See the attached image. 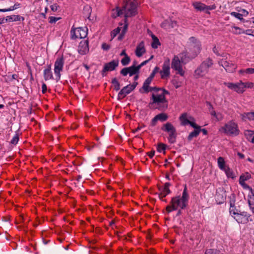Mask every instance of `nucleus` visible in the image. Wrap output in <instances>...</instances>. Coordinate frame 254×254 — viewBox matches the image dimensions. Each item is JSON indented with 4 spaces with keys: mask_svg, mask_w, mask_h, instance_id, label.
<instances>
[{
    "mask_svg": "<svg viewBox=\"0 0 254 254\" xmlns=\"http://www.w3.org/2000/svg\"><path fill=\"white\" fill-rule=\"evenodd\" d=\"M162 93L160 94L153 93L151 99L152 100L148 105L150 109H158L161 111H165L168 108V100L165 96L169 95L170 92L164 88H161Z\"/></svg>",
    "mask_w": 254,
    "mask_h": 254,
    "instance_id": "f257e3e1",
    "label": "nucleus"
},
{
    "mask_svg": "<svg viewBox=\"0 0 254 254\" xmlns=\"http://www.w3.org/2000/svg\"><path fill=\"white\" fill-rule=\"evenodd\" d=\"M189 199V194L188 192L187 185H184V189L182 193V195L176 196L171 198L170 204L173 210H177L178 208L182 209H185L188 204Z\"/></svg>",
    "mask_w": 254,
    "mask_h": 254,
    "instance_id": "f03ea898",
    "label": "nucleus"
},
{
    "mask_svg": "<svg viewBox=\"0 0 254 254\" xmlns=\"http://www.w3.org/2000/svg\"><path fill=\"white\" fill-rule=\"evenodd\" d=\"M213 60L210 57L207 58L202 61L194 70L193 74L194 77L196 79L204 77L208 73L210 68L213 66Z\"/></svg>",
    "mask_w": 254,
    "mask_h": 254,
    "instance_id": "7ed1b4c3",
    "label": "nucleus"
},
{
    "mask_svg": "<svg viewBox=\"0 0 254 254\" xmlns=\"http://www.w3.org/2000/svg\"><path fill=\"white\" fill-rule=\"evenodd\" d=\"M189 41L188 44L189 52L192 58L195 59L201 50V42L194 37H190L189 38Z\"/></svg>",
    "mask_w": 254,
    "mask_h": 254,
    "instance_id": "20e7f679",
    "label": "nucleus"
},
{
    "mask_svg": "<svg viewBox=\"0 0 254 254\" xmlns=\"http://www.w3.org/2000/svg\"><path fill=\"white\" fill-rule=\"evenodd\" d=\"M161 130L168 133V142L171 144H174L176 142L177 132L176 128L169 122L164 124L161 127Z\"/></svg>",
    "mask_w": 254,
    "mask_h": 254,
    "instance_id": "39448f33",
    "label": "nucleus"
},
{
    "mask_svg": "<svg viewBox=\"0 0 254 254\" xmlns=\"http://www.w3.org/2000/svg\"><path fill=\"white\" fill-rule=\"evenodd\" d=\"M221 129L225 134L232 136H237L240 132L237 124L233 121L226 123Z\"/></svg>",
    "mask_w": 254,
    "mask_h": 254,
    "instance_id": "423d86ee",
    "label": "nucleus"
},
{
    "mask_svg": "<svg viewBox=\"0 0 254 254\" xmlns=\"http://www.w3.org/2000/svg\"><path fill=\"white\" fill-rule=\"evenodd\" d=\"M87 31L88 29L86 27L84 28L82 27L74 28L73 26L70 31L71 38L72 40L77 38H85L87 36Z\"/></svg>",
    "mask_w": 254,
    "mask_h": 254,
    "instance_id": "0eeeda50",
    "label": "nucleus"
},
{
    "mask_svg": "<svg viewBox=\"0 0 254 254\" xmlns=\"http://www.w3.org/2000/svg\"><path fill=\"white\" fill-rule=\"evenodd\" d=\"M233 214L235 215L234 218L239 223L246 224L250 221H253L250 218L251 216V214L246 211L237 210V212L234 211Z\"/></svg>",
    "mask_w": 254,
    "mask_h": 254,
    "instance_id": "6e6552de",
    "label": "nucleus"
},
{
    "mask_svg": "<svg viewBox=\"0 0 254 254\" xmlns=\"http://www.w3.org/2000/svg\"><path fill=\"white\" fill-rule=\"evenodd\" d=\"M181 60L178 56H174L172 60L171 67L174 70L177 71V73L183 76L185 75V71L183 69Z\"/></svg>",
    "mask_w": 254,
    "mask_h": 254,
    "instance_id": "1a4fd4ad",
    "label": "nucleus"
},
{
    "mask_svg": "<svg viewBox=\"0 0 254 254\" xmlns=\"http://www.w3.org/2000/svg\"><path fill=\"white\" fill-rule=\"evenodd\" d=\"M64 61L63 56L57 58L55 62L54 72L56 80L58 81L61 78V71L63 70Z\"/></svg>",
    "mask_w": 254,
    "mask_h": 254,
    "instance_id": "9d476101",
    "label": "nucleus"
},
{
    "mask_svg": "<svg viewBox=\"0 0 254 254\" xmlns=\"http://www.w3.org/2000/svg\"><path fill=\"white\" fill-rule=\"evenodd\" d=\"M223 84L229 89L233 90L238 93H243L245 91L244 86H243V82L242 81L236 83L224 82Z\"/></svg>",
    "mask_w": 254,
    "mask_h": 254,
    "instance_id": "9b49d317",
    "label": "nucleus"
},
{
    "mask_svg": "<svg viewBox=\"0 0 254 254\" xmlns=\"http://www.w3.org/2000/svg\"><path fill=\"white\" fill-rule=\"evenodd\" d=\"M138 68L139 67H137L136 66L134 65L124 67L120 71V74L124 76H127L128 74L129 76H131L134 74H138L139 73Z\"/></svg>",
    "mask_w": 254,
    "mask_h": 254,
    "instance_id": "f8f14e48",
    "label": "nucleus"
},
{
    "mask_svg": "<svg viewBox=\"0 0 254 254\" xmlns=\"http://www.w3.org/2000/svg\"><path fill=\"white\" fill-rule=\"evenodd\" d=\"M170 61L169 59H167L163 63L162 65V70L160 71L161 78L165 79L166 77H169L170 75Z\"/></svg>",
    "mask_w": 254,
    "mask_h": 254,
    "instance_id": "ddd939ff",
    "label": "nucleus"
},
{
    "mask_svg": "<svg viewBox=\"0 0 254 254\" xmlns=\"http://www.w3.org/2000/svg\"><path fill=\"white\" fill-rule=\"evenodd\" d=\"M89 51V41L88 39L80 41L78 47V52L81 55H86Z\"/></svg>",
    "mask_w": 254,
    "mask_h": 254,
    "instance_id": "4468645a",
    "label": "nucleus"
},
{
    "mask_svg": "<svg viewBox=\"0 0 254 254\" xmlns=\"http://www.w3.org/2000/svg\"><path fill=\"white\" fill-rule=\"evenodd\" d=\"M126 13L125 15V18L128 17H132L137 14V7L134 2L131 1L128 5V7H126Z\"/></svg>",
    "mask_w": 254,
    "mask_h": 254,
    "instance_id": "2eb2a0df",
    "label": "nucleus"
},
{
    "mask_svg": "<svg viewBox=\"0 0 254 254\" xmlns=\"http://www.w3.org/2000/svg\"><path fill=\"white\" fill-rule=\"evenodd\" d=\"M219 64L225 69L227 72L230 73L234 72L237 67L236 64L232 63H230L229 62L225 61L223 59H222L219 62Z\"/></svg>",
    "mask_w": 254,
    "mask_h": 254,
    "instance_id": "dca6fc26",
    "label": "nucleus"
},
{
    "mask_svg": "<svg viewBox=\"0 0 254 254\" xmlns=\"http://www.w3.org/2000/svg\"><path fill=\"white\" fill-rule=\"evenodd\" d=\"M190 53L189 51L185 50L179 54V57L183 64H186L194 59Z\"/></svg>",
    "mask_w": 254,
    "mask_h": 254,
    "instance_id": "f3484780",
    "label": "nucleus"
},
{
    "mask_svg": "<svg viewBox=\"0 0 254 254\" xmlns=\"http://www.w3.org/2000/svg\"><path fill=\"white\" fill-rule=\"evenodd\" d=\"M132 91V89L130 88L129 85H127V86L124 87L119 92L118 95V100H121L125 98L127 95L129 94Z\"/></svg>",
    "mask_w": 254,
    "mask_h": 254,
    "instance_id": "a211bd4d",
    "label": "nucleus"
},
{
    "mask_svg": "<svg viewBox=\"0 0 254 254\" xmlns=\"http://www.w3.org/2000/svg\"><path fill=\"white\" fill-rule=\"evenodd\" d=\"M171 185L170 183H166L164 184L163 188H159V190L160 193L159 194V199H162V197H166L168 194L171 193V190L169 189V187Z\"/></svg>",
    "mask_w": 254,
    "mask_h": 254,
    "instance_id": "6ab92c4d",
    "label": "nucleus"
},
{
    "mask_svg": "<svg viewBox=\"0 0 254 254\" xmlns=\"http://www.w3.org/2000/svg\"><path fill=\"white\" fill-rule=\"evenodd\" d=\"M119 65L118 60H113L104 64L105 71H113L116 69V67Z\"/></svg>",
    "mask_w": 254,
    "mask_h": 254,
    "instance_id": "aec40b11",
    "label": "nucleus"
},
{
    "mask_svg": "<svg viewBox=\"0 0 254 254\" xmlns=\"http://www.w3.org/2000/svg\"><path fill=\"white\" fill-rule=\"evenodd\" d=\"M146 52L144 43L143 41L140 42L137 46L135 49V55L138 57H141L144 53Z\"/></svg>",
    "mask_w": 254,
    "mask_h": 254,
    "instance_id": "412c9836",
    "label": "nucleus"
},
{
    "mask_svg": "<svg viewBox=\"0 0 254 254\" xmlns=\"http://www.w3.org/2000/svg\"><path fill=\"white\" fill-rule=\"evenodd\" d=\"M226 194L225 191L217 192L215 194V199L218 204H222L226 200Z\"/></svg>",
    "mask_w": 254,
    "mask_h": 254,
    "instance_id": "4be33fe9",
    "label": "nucleus"
},
{
    "mask_svg": "<svg viewBox=\"0 0 254 254\" xmlns=\"http://www.w3.org/2000/svg\"><path fill=\"white\" fill-rule=\"evenodd\" d=\"M153 78L149 76L147 77L143 84V86L141 89H139V92L142 93V89L144 90L143 92L148 93V89L149 88V85L153 80Z\"/></svg>",
    "mask_w": 254,
    "mask_h": 254,
    "instance_id": "5701e85b",
    "label": "nucleus"
},
{
    "mask_svg": "<svg viewBox=\"0 0 254 254\" xmlns=\"http://www.w3.org/2000/svg\"><path fill=\"white\" fill-rule=\"evenodd\" d=\"M229 202H230V209L229 211L230 214H233L234 211L237 212V210L236 209L235 203L236 201V196L234 193H232L230 196H229Z\"/></svg>",
    "mask_w": 254,
    "mask_h": 254,
    "instance_id": "b1692460",
    "label": "nucleus"
},
{
    "mask_svg": "<svg viewBox=\"0 0 254 254\" xmlns=\"http://www.w3.org/2000/svg\"><path fill=\"white\" fill-rule=\"evenodd\" d=\"M51 66V64H49L48 67L44 70V77L45 80L54 79Z\"/></svg>",
    "mask_w": 254,
    "mask_h": 254,
    "instance_id": "393cba45",
    "label": "nucleus"
},
{
    "mask_svg": "<svg viewBox=\"0 0 254 254\" xmlns=\"http://www.w3.org/2000/svg\"><path fill=\"white\" fill-rule=\"evenodd\" d=\"M241 117L243 121H246L254 120V111L251 112H245L241 114Z\"/></svg>",
    "mask_w": 254,
    "mask_h": 254,
    "instance_id": "a878e982",
    "label": "nucleus"
},
{
    "mask_svg": "<svg viewBox=\"0 0 254 254\" xmlns=\"http://www.w3.org/2000/svg\"><path fill=\"white\" fill-rule=\"evenodd\" d=\"M5 18L6 22H11V21H24V17L23 16H21L19 15H13L7 16Z\"/></svg>",
    "mask_w": 254,
    "mask_h": 254,
    "instance_id": "bb28decb",
    "label": "nucleus"
},
{
    "mask_svg": "<svg viewBox=\"0 0 254 254\" xmlns=\"http://www.w3.org/2000/svg\"><path fill=\"white\" fill-rule=\"evenodd\" d=\"M232 28L235 29V30H239V32H234V33L236 34H241V33H244L248 35L254 36L253 33L254 32V30L252 29H248V30H243L240 27L237 26H234Z\"/></svg>",
    "mask_w": 254,
    "mask_h": 254,
    "instance_id": "cd10ccee",
    "label": "nucleus"
},
{
    "mask_svg": "<svg viewBox=\"0 0 254 254\" xmlns=\"http://www.w3.org/2000/svg\"><path fill=\"white\" fill-rule=\"evenodd\" d=\"M193 6L195 9L200 11L206 10V5L200 2H195L193 3Z\"/></svg>",
    "mask_w": 254,
    "mask_h": 254,
    "instance_id": "c85d7f7f",
    "label": "nucleus"
},
{
    "mask_svg": "<svg viewBox=\"0 0 254 254\" xmlns=\"http://www.w3.org/2000/svg\"><path fill=\"white\" fill-rule=\"evenodd\" d=\"M179 120L181 122V125L185 126L189 125L190 120L187 119V114L186 113H183L179 117Z\"/></svg>",
    "mask_w": 254,
    "mask_h": 254,
    "instance_id": "c756f323",
    "label": "nucleus"
},
{
    "mask_svg": "<svg viewBox=\"0 0 254 254\" xmlns=\"http://www.w3.org/2000/svg\"><path fill=\"white\" fill-rule=\"evenodd\" d=\"M248 204L250 210L254 214V194L248 195Z\"/></svg>",
    "mask_w": 254,
    "mask_h": 254,
    "instance_id": "7c9ffc66",
    "label": "nucleus"
},
{
    "mask_svg": "<svg viewBox=\"0 0 254 254\" xmlns=\"http://www.w3.org/2000/svg\"><path fill=\"white\" fill-rule=\"evenodd\" d=\"M151 36L153 40V42L151 43V47L153 49H157L158 46L161 45V43L160 42L158 38L152 33L151 34Z\"/></svg>",
    "mask_w": 254,
    "mask_h": 254,
    "instance_id": "2f4dec72",
    "label": "nucleus"
},
{
    "mask_svg": "<svg viewBox=\"0 0 254 254\" xmlns=\"http://www.w3.org/2000/svg\"><path fill=\"white\" fill-rule=\"evenodd\" d=\"M111 83L113 85V89L114 90L118 91L120 89V83L116 77H114L112 79Z\"/></svg>",
    "mask_w": 254,
    "mask_h": 254,
    "instance_id": "473e14b6",
    "label": "nucleus"
},
{
    "mask_svg": "<svg viewBox=\"0 0 254 254\" xmlns=\"http://www.w3.org/2000/svg\"><path fill=\"white\" fill-rule=\"evenodd\" d=\"M225 171V174L228 178L234 179L236 178V176L234 174L233 171L228 166L223 170Z\"/></svg>",
    "mask_w": 254,
    "mask_h": 254,
    "instance_id": "72a5a7b5",
    "label": "nucleus"
},
{
    "mask_svg": "<svg viewBox=\"0 0 254 254\" xmlns=\"http://www.w3.org/2000/svg\"><path fill=\"white\" fill-rule=\"evenodd\" d=\"M217 163H218V165L219 168L221 170L223 171L227 167V166H226V165H225V161L224 160V158L222 157H219L218 158Z\"/></svg>",
    "mask_w": 254,
    "mask_h": 254,
    "instance_id": "f704fd0d",
    "label": "nucleus"
},
{
    "mask_svg": "<svg viewBox=\"0 0 254 254\" xmlns=\"http://www.w3.org/2000/svg\"><path fill=\"white\" fill-rule=\"evenodd\" d=\"M200 132V129H194L191 131L188 136V140L191 141L193 137H196Z\"/></svg>",
    "mask_w": 254,
    "mask_h": 254,
    "instance_id": "c9c22d12",
    "label": "nucleus"
},
{
    "mask_svg": "<svg viewBox=\"0 0 254 254\" xmlns=\"http://www.w3.org/2000/svg\"><path fill=\"white\" fill-rule=\"evenodd\" d=\"M254 131L247 130L244 132V135L248 141L251 142V139L253 137Z\"/></svg>",
    "mask_w": 254,
    "mask_h": 254,
    "instance_id": "e433bc0d",
    "label": "nucleus"
},
{
    "mask_svg": "<svg viewBox=\"0 0 254 254\" xmlns=\"http://www.w3.org/2000/svg\"><path fill=\"white\" fill-rule=\"evenodd\" d=\"M167 145L163 143H159L158 144L157 146V151L159 152H163V154L166 153Z\"/></svg>",
    "mask_w": 254,
    "mask_h": 254,
    "instance_id": "4c0bfd02",
    "label": "nucleus"
},
{
    "mask_svg": "<svg viewBox=\"0 0 254 254\" xmlns=\"http://www.w3.org/2000/svg\"><path fill=\"white\" fill-rule=\"evenodd\" d=\"M206 104L208 106V110L210 113L211 115L216 118V113L214 110V108L213 107L211 103L210 102L207 101Z\"/></svg>",
    "mask_w": 254,
    "mask_h": 254,
    "instance_id": "58836bf2",
    "label": "nucleus"
},
{
    "mask_svg": "<svg viewBox=\"0 0 254 254\" xmlns=\"http://www.w3.org/2000/svg\"><path fill=\"white\" fill-rule=\"evenodd\" d=\"M156 116L158 120L161 122L166 121L168 118V115L166 114L163 113L159 114L157 115Z\"/></svg>",
    "mask_w": 254,
    "mask_h": 254,
    "instance_id": "ea45409f",
    "label": "nucleus"
},
{
    "mask_svg": "<svg viewBox=\"0 0 254 254\" xmlns=\"http://www.w3.org/2000/svg\"><path fill=\"white\" fill-rule=\"evenodd\" d=\"M130 62V58L128 55H126L124 58L121 60V64L123 66L127 65Z\"/></svg>",
    "mask_w": 254,
    "mask_h": 254,
    "instance_id": "a19ab883",
    "label": "nucleus"
},
{
    "mask_svg": "<svg viewBox=\"0 0 254 254\" xmlns=\"http://www.w3.org/2000/svg\"><path fill=\"white\" fill-rule=\"evenodd\" d=\"M220 251L214 249H207L205 252V254H219Z\"/></svg>",
    "mask_w": 254,
    "mask_h": 254,
    "instance_id": "79ce46f5",
    "label": "nucleus"
},
{
    "mask_svg": "<svg viewBox=\"0 0 254 254\" xmlns=\"http://www.w3.org/2000/svg\"><path fill=\"white\" fill-rule=\"evenodd\" d=\"M19 141V133H16L10 141L12 144L16 145Z\"/></svg>",
    "mask_w": 254,
    "mask_h": 254,
    "instance_id": "37998d69",
    "label": "nucleus"
},
{
    "mask_svg": "<svg viewBox=\"0 0 254 254\" xmlns=\"http://www.w3.org/2000/svg\"><path fill=\"white\" fill-rule=\"evenodd\" d=\"M120 31L121 28L119 27H118L113 30L111 33V36L112 38H114L117 36V35L120 33Z\"/></svg>",
    "mask_w": 254,
    "mask_h": 254,
    "instance_id": "c03bdc74",
    "label": "nucleus"
},
{
    "mask_svg": "<svg viewBox=\"0 0 254 254\" xmlns=\"http://www.w3.org/2000/svg\"><path fill=\"white\" fill-rule=\"evenodd\" d=\"M127 4H126L125 5H124L123 7V9H121L119 8V7H117V16H121L122 14H123V10H126V6H127Z\"/></svg>",
    "mask_w": 254,
    "mask_h": 254,
    "instance_id": "a18cd8bd",
    "label": "nucleus"
},
{
    "mask_svg": "<svg viewBox=\"0 0 254 254\" xmlns=\"http://www.w3.org/2000/svg\"><path fill=\"white\" fill-rule=\"evenodd\" d=\"M20 6V3L18 2H16L14 4V5L10 6L9 8H7V11H10L14 10V9H16L19 7Z\"/></svg>",
    "mask_w": 254,
    "mask_h": 254,
    "instance_id": "49530a36",
    "label": "nucleus"
},
{
    "mask_svg": "<svg viewBox=\"0 0 254 254\" xmlns=\"http://www.w3.org/2000/svg\"><path fill=\"white\" fill-rule=\"evenodd\" d=\"M127 28H128V23L127 22V18H125V25L123 27V28L122 30L121 33H123L125 35V34L126 33V32L127 31Z\"/></svg>",
    "mask_w": 254,
    "mask_h": 254,
    "instance_id": "de8ad7c7",
    "label": "nucleus"
},
{
    "mask_svg": "<svg viewBox=\"0 0 254 254\" xmlns=\"http://www.w3.org/2000/svg\"><path fill=\"white\" fill-rule=\"evenodd\" d=\"M240 177H242V179L244 181H247L251 178V175L249 173L247 172L245 174H242L240 176Z\"/></svg>",
    "mask_w": 254,
    "mask_h": 254,
    "instance_id": "09e8293b",
    "label": "nucleus"
},
{
    "mask_svg": "<svg viewBox=\"0 0 254 254\" xmlns=\"http://www.w3.org/2000/svg\"><path fill=\"white\" fill-rule=\"evenodd\" d=\"M61 17H56L54 16H50L49 18V22L50 23H56L58 20L60 19Z\"/></svg>",
    "mask_w": 254,
    "mask_h": 254,
    "instance_id": "8fccbe9b",
    "label": "nucleus"
},
{
    "mask_svg": "<svg viewBox=\"0 0 254 254\" xmlns=\"http://www.w3.org/2000/svg\"><path fill=\"white\" fill-rule=\"evenodd\" d=\"M172 83L176 89L179 88L181 86V83L175 79L172 80Z\"/></svg>",
    "mask_w": 254,
    "mask_h": 254,
    "instance_id": "3c124183",
    "label": "nucleus"
},
{
    "mask_svg": "<svg viewBox=\"0 0 254 254\" xmlns=\"http://www.w3.org/2000/svg\"><path fill=\"white\" fill-rule=\"evenodd\" d=\"M159 69H160V68H159V67L158 66L155 67V68L153 69V71H152V72L150 74L149 76H150V77H152L153 78H154L155 74L157 72H159Z\"/></svg>",
    "mask_w": 254,
    "mask_h": 254,
    "instance_id": "603ef678",
    "label": "nucleus"
},
{
    "mask_svg": "<svg viewBox=\"0 0 254 254\" xmlns=\"http://www.w3.org/2000/svg\"><path fill=\"white\" fill-rule=\"evenodd\" d=\"M161 87H149V88L148 89V92H151V91H155L156 92H158L160 91H161Z\"/></svg>",
    "mask_w": 254,
    "mask_h": 254,
    "instance_id": "864d4df0",
    "label": "nucleus"
},
{
    "mask_svg": "<svg viewBox=\"0 0 254 254\" xmlns=\"http://www.w3.org/2000/svg\"><path fill=\"white\" fill-rule=\"evenodd\" d=\"M168 25L169 26V21L168 20H164L161 24V27L166 29H168Z\"/></svg>",
    "mask_w": 254,
    "mask_h": 254,
    "instance_id": "5fc2aeb1",
    "label": "nucleus"
},
{
    "mask_svg": "<svg viewBox=\"0 0 254 254\" xmlns=\"http://www.w3.org/2000/svg\"><path fill=\"white\" fill-rule=\"evenodd\" d=\"M159 121L157 116H155L151 120L150 126L152 127H154L156 125L157 121Z\"/></svg>",
    "mask_w": 254,
    "mask_h": 254,
    "instance_id": "6e6d98bb",
    "label": "nucleus"
},
{
    "mask_svg": "<svg viewBox=\"0 0 254 254\" xmlns=\"http://www.w3.org/2000/svg\"><path fill=\"white\" fill-rule=\"evenodd\" d=\"M243 86H244V89L245 88H252L253 86H254V83H252V82H246V83H244L243 82Z\"/></svg>",
    "mask_w": 254,
    "mask_h": 254,
    "instance_id": "4d7b16f0",
    "label": "nucleus"
},
{
    "mask_svg": "<svg viewBox=\"0 0 254 254\" xmlns=\"http://www.w3.org/2000/svg\"><path fill=\"white\" fill-rule=\"evenodd\" d=\"M231 15L235 17H236V18L238 19H240L241 18V17H242L241 14L240 13H238V12H231Z\"/></svg>",
    "mask_w": 254,
    "mask_h": 254,
    "instance_id": "13d9d810",
    "label": "nucleus"
},
{
    "mask_svg": "<svg viewBox=\"0 0 254 254\" xmlns=\"http://www.w3.org/2000/svg\"><path fill=\"white\" fill-rule=\"evenodd\" d=\"M242 16H247L249 14V12L245 9H241L238 10Z\"/></svg>",
    "mask_w": 254,
    "mask_h": 254,
    "instance_id": "bf43d9fd",
    "label": "nucleus"
},
{
    "mask_svg": "<svg viewBox=\"0 0 254 254\" xmlns=\"http://www.w3.org/2000/svg\"><path fill=\"white\" fill-rule=\"evenodd\" d=\"M242 187L245 189H248L251 192V194L252 195L254 194V191L253 190V189L252 188V187H251L250 186H249L248 185H247V184H245V185H244L243 186H242Z\"/></svg>",
    "mask_w": 254,
    "mask_h": 254,
    "instance_id": "052dcab7",
    "label": "nucleus"
},
{
    "mask_svg": "<svg viewBox=\"0 0 254 254\" xmlns=\"http://www.w3.org/2000/svg\"><path fill=\"white\" fill-rule=\"evenodd\" d=\"M50 7L53 11L56 12L58 10V8L59 7V5H58L57 3H54V4L51 5Z\"/></svg>",
    "mask_w": 254,
    "mask_h": 254,
    "instance_id": "680f3d73",
    "label": "nucleus"
},
{
    "mask_svg": "<svg viewBox=\"0 0 254 254\" xmlns=\"http://www.w3.org/2000/svg\"><path fill=\"white\" fill-rule=\"evenodd\" d=\"M189 125H190L191 127L194 128V129H198L200 126L196 124L194 122L190 121V123H189Z\"/></svg>",
    "mask_w": 254,
    "mask_h": 254,
    "instance_id": "e2e57ef3",
    "label": "nucleus"
},
{
    "mask_svg": "<svg viewBox=\"0 0 254 254\" xmlns=\"http://www.w3.org/2000/svg\"><path fill=\"white\" fill-rule=\"evenodd\" d=\"M102 48L105 51H108L110 49V46L106 43H103L102 44Z\"/></svg>",
    "mask_w": 254,
    "mask_h": 254,
    "instance_id": "0e129e2a",
    "label": "nucleus"
},
{
    "mask_svg": "<svg viewBox=\"0 0 254 254\" xmlns=\"http://www.w3.org/2000/svg\"><path fill=\"white\" fill-rule=\"evenodd\" d=\"M149 62V60H145L142 62L140 64L136 66V67H139L138 70L140 71V68L145 64H146Z\"/></svg>",
    "mask_w": 254,
    "mask_h": 254,
    "instance_id": "69168bd1",
    "label": "nucleus"
},
{
    "mask_svg": "<svg viewBox=\"0 0 254 254\" xmlns=\"http://www.w3.org/2000/svg\"><path fill=\"white\" fill-rule=\"evenodd\" d=\"M169 21V26H170V27L171 28H174V26L177 24L176 21H174V20H172V19H170V20Z\"/></svg>",
    "mask_w": 254,
    "mask_h": 254,
    "instance_id": "338daca9",
    "label": "nucleus"
},
{
    "mask_svg": "<svg viewBox=\"0 0 254 254\" xmlns=\"http://www.w3.org/2000/svg\"><path fill=\"white\" fill-rule=\"evenodd\" d=\"M246 73L248 74L254 73V68H248L246 69Z\"/></svg>",
    "mask_w": 254,
    "mask_h": 254,
    "instance_id": "774afa93",
    "label": "nucleus"
}]
</instances>
